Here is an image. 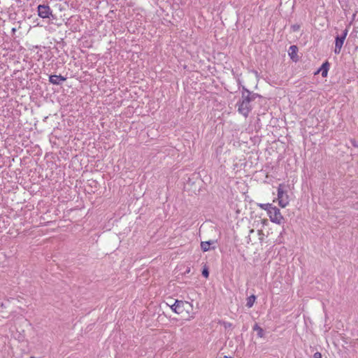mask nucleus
Wrapping results in <instances>:
<instances>
[{
	"mask_svg": "<svg viewBox=\"0 0 358 358\" xmlns=\"http://www.w3.org/2000/svg\"><path fill=\"white\" fill-rule=\"evenodd\" d=\"M31 358H35V357H31Z\"/></svg>",
	"mask_w": 358,
	"mask_h": 358,
	"instance_id": "22",
	"label": "nucleus"
},
{
	"mask_svg": "<svg viewBox=\"0 0 358 358\" xmlns=\"http://www.w3.org/2000/svg\"><path fill=\"white\" fill-rule=\"evenodd\" d=\"M283 185H279L278 187V199L280 206L282 208L286 207L289 203L288 195L282 189Z\"/></svg>",
	"mask_w": 358,
	"mask_h": 358,
	"instance_id": "5",
	"label": "nucleus"
},
{
	"mask_svg": "<svg viewBox=\"0 0 358 358\" xmlns=\"http://www.w3.org/2000/svg\"><path fill=\"white\" fill-rule=\"evenodd\" d=\"M300 27L298 24H293L292 25V29L293 31H299Z\"/></svg>",
	"mask_w": 358,
	"mask_h": 358,
	"instance_id": "18",
	"label": "nucleus"
},
{
	"mask_svg": "<svg viewBox=\"0 0 358 358\" xmlns=\"http://www.w3.org/2000/svg\"><path fill=\"white\" fill-rule=\"evenodd\" d=\"M215 241H202L201 243V248L203 252H207L210 250V249H215V246H212L213 245H215Z\"/></svg>",
	"mask_w": 358,
	"mask_h": 358,
	"instance_id": "9",
	"label": "nucleus"
},
{
	"mask_svg": "<svg viewBox=\"0 0 358 358\" xmlns=\"http://www.w3.org/2000/svg\"><path fill=\"white\" fill-rule=\"evenodd\" d=\"M202 275L203 277H205L206 278H208V276H209V271H208V268L206 265H205L203 268V270H202Z\"/></svg>",
	"mask_w": 358,
	"mask_h": 358,
	"instance_id": "15",
	"label": "nucleus"
},
{
	"mask_svg": "<svg viewBox=\"0 0 358 358\" xmlns=\"http://www.w3.org/2000/svg\"><path fill=\"white\" fill-rule=\"evenodd\" d=\"M176 306H178V314H182L184 312L189 313L192 309L193 306L191 303L185 301L176 300Z\"/></svg>",
	"mask_w": 358,
	"mask_h": 358,
	"instance_id": "4",
	"label": "nucleus"
},
{
	"mask_svg": "<svg viewBox=\"0 0 358 358\" xmlns=\"http://www.w3.org/2000/svg\"><path fill=\"white\" fill-rule=\"evenodd\" d=\"M313 357L314 358H322V355L320 352H316L314 355H313Z\"/></svg>",
	"mask_w": 358,
	"mask_h": 358,
	"instance_id": "19",
	"label": "nucleus"
},
{
	"mask_svg": "<svg viewBox=\"0 0 358 358\" xmlns=\"http://www.w3.org/2000/svg\"><path fill=\"white\" fill-rule=\"evenodd\" d=\"M348 29H345L343 31V33L341 35H337L336 36V38H335V48H334L335 54L338 55L341 52L342 46L344 43V41L348 35Z\"/></svg>",
	"mask_w": 358,
	"mask_h": 358,
	"instance_id": "3",
	"label": "nucleus"
},
{
	"mask_svg": "<svg viewBox=\"0 0 358 358\" xmlns=\"http://www.w3.org/2000/svg\"><path fill=\"white\" fill-rule=\"evenodd\" d=\"M253 331H257V336L259 338H263L265 336L264 330L259 326L257 323H255L252 327Z\"/></svg>",
	"mask_w": 358,
	"mask_h": 358,
	"instance_id": "12",
	"label": "nucleus"
},
{
	"mask_svg": "<svg viewBox=\"0 0 358 358\" xmlns=\"http://www.w3.org/2000/svg\"><path fill=\"white\" fill-rule=\"evenodd\" d=\"M259 206L262 209L266 210L267 213L268 214L269 210H271V209L272 208V207L273 206L272 204H271V203H260V204H259Z\"/></svg>",
	"mask_w": 358,
	"mask_h": 358,
	"instance_id": "14",
	"label": "nucleus"
},
{
	"mask_svg": "<svg viewBox=\"0 0 358 358\" xmlns=\"http://www.w3.org/2000/svg\"><path fill=\"white\" fill-rule=\"evenodd\" d=\"M170 307L174 313L178 314V306H176V301L172 305H170Z\"/></svg>",
	"mask_w": 358,
	"mask_h": 358,
	"instance_id": "17",
	"label": "nucleus"
},
{
	"mask_svg": "<svg viewBox=\"0 0 358 358\" xmlns=\"http://www.w3.org/2000/svg\"><path fill=\"white\" fill-rule=\"evenodd\" d=\"M252 102V101L250 99L249 96L242 90L241 98L236 103L238 113L243 115L245 117H247L252 110V106L251 105Z\"/></svg>",
	"mask_w": 358,
	"mask_h": 358,
	"instance_id": "1",
	"label": "nucleus"
},
{
	"mask_svg": "<svg viewBox=\"0 0 358 358\" xmlns=\"http://www.w3.org/2000/svg\"><path fill=\"white\" fill-rule=\"evenodd\" d=\"M255 300H256V296H255L254 294H252V295L250 296L249 297H248L247 303H246V306L248 307V308L252 307Z\"/></svg>",
	"mask_w": 358,
	"mask_h": 358,
	"instance_id": "13",
	"label": "nucleus"
},
{
	"mask_svg": "<svg viewBox=\"0 0 358 358\" xmlns=\"http://www.w3.org/2000/svg\"><path fill=\"white\" fill-rule=\"evenodd\" d=\"M66 80V78L62 75H51L49 76V82L53 85H60L62 82Z\"/></svg>",
	"mask_w": 358,
	"mask_h": 358,
	"instance_id": "7",
	"label": "nucleus"
},
{
	"mask_svg": "<svg viewBox=\"0 0 358 358\" xmlns=\"http://www.w3.org/2000/svg\"><path fill=\"white\" fill-rule=\"evenodd\" d=\"M12 31H13V32H15V28H13V29H12Z\"/></svg>",
	"mask_w": 358,
	"mask_h": 358,
	"instance_id": "21",
	"label": "nucleus"
},
{
	"mask_svg": "<svg viewBox=\"0 0 358 358\" xmlns=\"http://www.w3.org/2000/svg\"><path fill=\"white\" fill-rule=\"evenodd\" d=\"M220 324L222 325L225 329H228L232 327L231 323L225 321L220 322Z\"/></svg>",
	"mask_w": 358,
	"mask_h": 358,
	"instance_id": "16",
	"label": "nucleus"
},
{
	"mask_svg": "<svg viewBox=\"0 0 358 358\" xmlns=\"http://www.w3.org/2000/svg\"><path fill=\"white\" fill-rule=\"evenodd\" d=\"M297 52L298 47L296 45H293L289 47L288 50V55L290 57L291 59L294 62H297L299 60Z\"/></svg>",
	"mask_w": 358,
	"mask_h": 358,
	"instance_id": "8",
	"label": "nucleus"
},
{
	"mask_svg": "<svg viewBox=\"0 0 358 358\" xmlns=\"http://www.w3.org/2000/svg\"><path fill=\"white\" fill-rule=\"evenodd\" d=\"M351 142H352V144L354 146H355V147H356V146H357V144H356V141H355V140L351 141Z\"/></svg>",
	"mask_w": 358,
	"mask_h": 358,
	"instance_id": "20",
	"label": "nucleus"
},
{
	"mask_svg": "<svg viewBox=\"0 0 358 358\" xmlns=\"http://www.w3.org/2000/svg\"><path fill=\"white\" fill-rule=\"evenodd\" d=\"M330 64L328 61H326L322 64L319 71H321L322 76L326 77L327 76L328 71L329 69Z\"/></svg>",
	"mask_w": 358,
	"mask_h": 358,
	"instance_id": "11",
	"label": "nucleus"
},
{
	"mask_svg": "<svg viewBox=\"0 0 358 358\" xmlns=\"http://www.w3.org/2000/svg\"><path fill=\"white\" fill-rule=\"evenodd\" d=\"M242 90L247 94L250 97V99L252 100V101H255L257 98H261L262 96L259 95V94L257 93H255L253 92H251L249 90H248L245 86H243L242 87Z\"/></svg>",
	"mask_w": 358,
	"mask_h": 358,
	"instance_id": "10",
	"label": "nucleus"
},
{
	"mask_svg": "<svg viewBox=\"0 0 358 358\" xmlns=\"http://www.w3.org/2000/svg\"><path fill=\"white\" fill-rule=\"evenodd\" d=\"M37 9L38 15L41 18H49L50 16L53 17L52 10L48 5H38Z\"/></svg>",
	"mask_w": 358,
	"mask_h": 358,
	"instance_id": "6",
	"label": "nucleus"
},
{
	"mask_svg": "<svg viewBox=\"0 0 358 358\" xmlns=\"http://www.w3.org/2000/svg\"><path fill=\"white\" fill-rule=\"evenodd\" d=\"M268 215L272 222L280 224L284 221V217L281 215L280 209L276 206H273Z\"/></svg>",
	"mask_w": 358,
	"mask_h": 358,
	"instance_id": "2",
	"label": "nucleus"
}]
</instances>
